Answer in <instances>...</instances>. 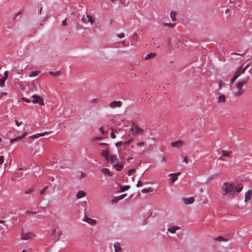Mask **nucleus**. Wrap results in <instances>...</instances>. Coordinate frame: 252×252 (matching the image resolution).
Returning <instances> with one entry per match:
<instances>
[{"instance_id": "39", "label": "nucleus", "mask_w": 252, "mask_h": 252, "mask_svg": "<svg viewBox=\"0 0 252 252\" xmlns=\"http://www.w3.org/2000/svg\"><path fill=\"white\" fill-rule=\"evenodd\" d=\"M48 186L45 187L40 191V194H43L45 192L46 190L48 189Z\"/></svg>"}, {"instance_id": "55", "label": "nucleus", "mask_w": 252, "mask_h": 252, "mask_svg": "<svg viewBox=\"0 0 252 252\" xmlns=\"http://www.w3.org/2000/svg\"><path fill=\"white\" fill-rule=\"evenodd\" d=\"M166 160V158L164 156H162V158H161V161L164 162Z\"/></svg>"}, {"instance_id": "25", "label": "nucleus", "mask_w": 252, "mask_h": 252, "mask_svg": "<svg viewBox=\"0 0 252 252\" xmlns=\"http://www.w3.org/2000/svg\"><path fill=\"white\" fill-rule=\"evenodd\" d=\"M214 240L219 241V242H221V241L226 242V241H227L228 240L227 239L224 238V237H223L222 236H219V237L216 238L215 239H214Z\"/></svg>"}, {"instance_id": "63", "label": "nucleus", "mask_w": 252, "mask_h": 252, "mask_svg": "<svg viewBox=\"0 0 252 252\" xmlns=\"http://www.w3.org/2000/svg\"><path fill=\"white\" fill-rule=\"evenodd\" d=\"M41 10H42V7L40 8V13L41 12Z\"/></svg>"}, {"instance_id": "36", "label": "nucleus", "mask_w": 252, "mask_h": 252, "mask_svg": "<svg viewBox=\"0 0 252 252\" xmlns=\"http://www.w3.org/2000/svg\"><path fill=\"white\" fill-rule=\"evenodd\" d=\"M145 145V143L144 142H140L136 143V146L137 147H143Z\"/></svg>"}, {"instance_id": "15", "label": "nucleus", "mask_w": 252, "mask_h": 252, "mask_svg": "<svg viewBox=\"0 0 252 252\" xmlns=\"http://www.w3.org/2000/svg\"><path fill=\"white\" fill-rule=\"evenodd\" d=\"M241 74L237 70L235 71L233 77L230 81V84H232L238 78Z\"/></svg>"}, {"instance_id": "21", "label": "nucleus", "mask_w": 252, "mask_h": 252, "mask_svg": "<svg viewBox=\"0 0 252 252\" xmlns=\"http://www.w3.org/2000/svg\"><path fill=\"white\" fill-rule=\"evenodd\" d=\"M156 55L155 53H150L147 54L144 58L146 60L154 58Z\"/></svg>"}, {"instance_id": "23", "label": "nucleus", "mask_w": 252, "mask_h": 252, "mask_svg": "<svg viewBox=\"0 0 252 252\" xmlns=\"http://www.w3.org/2000/svg\"><path fill=\"white\" fill-rule=\"evenodd\" d=\"M49 132H44L41 133H37L35 134H34L31 136V137H32L33 138H38L39 136H44L46 133H49Z\"/></svg>"}, {"instance_id": "14", "label": "nucleus", "mask_w": 252, "mask_h": 252, "mask_svg": "<svg viewBox=\"0 0 252 252\" xmlns=\"http://www.w3.org/2000/svg\"><path fill=\"white\" fill-rule=\"evenodd\" d=\"M183 200L185 204H190L194 202V198L193 197H190L189 198H183Z\"/></svg>"}, {"instance_id": "8", "label": "nucleus", "mask_w": 252, "mask_h": 252, "mask_svg": "<svg viewBox=\"0 0 252 252\" xmlns=\"http://www.w3.org/2000/svg\"><path fill=\"white\" fill-rule=\"evenodd\" d=\"M34 236V234L32 232L25 233L22 232L21 233V240H28L32 239Z\"/></svg>"}, {"instance_id": "24", "label": "nucleus", "mask_w": 252, "mask_h": 252, "mask_svg": "<svg viewBox=\"0 0 252 252\" xmlns=\"http://www.w3.org/2000/svg\"><path fill=\"white\" fill-rule=\"evenodd\" d=\"M114 247L115 248V252H121L122 249L120 247V245L118 243H117L114 245Z\"/></svg>"}, {"instance_id": "32", "label": "nucleus", "mask_w": 252, "mask_h": 252, "mask_svg": "<svg viewBox=\"0 0 252 252\" xmlns=\"http://www.w3.org/2000/svg\"><path fill=\"white\" fill-rule=\"evenodd\" d=\"M33 191V189L32 188H31V189H29L26 190L24 192V193L25 194H31V193H32Z\"/></svg>"}, {"instance_id": "27", "label": "nucleus", "mask_w": 252, "mask_h": 252, "mask_svg": "<svg viewBox=\"0 0 252 252\" xmlns=\"http://www.w3.org/2000/svg\"><path fill=\"white\" fill-rule=\"evenodd\" d=\"M120 188L121 189V191L123 192V191L128 190L130 188V186L129 185H126V186H121L120 187Z\"/></svg>"}, {"instance_id": "33", "label": "nucleus", "mask_w": 252, "mask_h": 252, "mask_svg": "<svg viewBox=\"0 0 252 252\" xmlns=\"http://www.w3.org/2000/svg\"><path fill=\"white\" fill-rule=\"evenodd\" d=\"M163 25L165 26H168V27H169L171 28H174L175 26V24H171V23H163Z\"/></svg>"}, {"instance_id": "38", "label": "nucleus", "mask_w": 252, "mask_h": 252, "mask_svg": "<svg viewBox=\"0 0 252 252\" xmlns=\"http://www.w3.org/2000/svg\"><path fill=\"white\" fill-rule=\"evenodd\" d=\"M110 136L112 139H114L116 137L115 134L114 133V130L113 128L112 129Z\"/></svg>"}, {"instance_id": "54", "label": "nucleus", "mask_w": 252, "mask_h": 252, "mask_svg": "<svg viewBox=\"0 0 252 252\" xmlns=\"http://www.w3.org/2000/svg\"><path fill=\"white\" fill-rule=\"evenodd\" d=\"M21 99H22V100H23L24 101H26V102H28V103H30V102H31V101H30V100H28V99H26V98H21Z\"/></svg>"}, {"instance_id": "57", "label": "nucleus", "mask_w": 252, "mask_h": 252, "mask_svg": "<svg viewBox=\"0 0 252 252\" xmlns=\"http://www.w3.org/2000/svg\"><path fill=\"white\" fill-rule=\"evenodd\" d=\"M86 177V174L85 173H82L81 174V178H84Z\"/></svg>"}, {"instance_id": "26", "label": "nucleus", "mask_w": 252, "mask_h": 252, "mask_svg": "<svg viewBox=\"0 0 252 252\" xmlns=\"http://www.w3.org/2000/svg\"><path fill=\"white\" fill-rule=\"evenodd\" d=\"M39 73V71H34L31 72V73L29 75V77H32L34 76H36L38 75Z\"/></svg>"}, {"instance_id": "46", "label": "nucleus", "mask_w": 252, "mask_h": 252, "mask_svg": "<svg viewBox=\"0 0 252 252\" xmlns=\"http://www.w3.org/2000/svg\"><path fill=\"white\" fill-rule=\"evenodd\" d=\"M8 74V71H5L4 72V77H4V79H7Z\"/></svg>"}, {"instance_id": "47", "label": "nucleus", "mask_w": 252, "mask_h": 252, "mask_svg": "<svg viewBox=\"0 0 252 252\" xmlns=\"http://www.w3.org/2000/svg\"><path fill=\"white\" fill-rule=\"evenodd\" d=\"M102 139V137H96L93 139V141H95L96 140H101Z\"/></svg>"}, {"instance_id": "12", "label": "nucleus", "mask_w": 252, "mask_h": 252, "mask_svg": "<svg viewBox=\"0 0 252 252\" xmlns=\"http://www.w3.org/2000/svg\"><path fill=\"white\" fill-rule=\"evenodd\" d=\"M252 195V191L251 190L247 191L245 194V202L247 203L251 200Z\"/></svg>"}, {"instance_id": "13", "label": "nucleus", "mask_w": 252, "mask_h": 252, "mask_svg": "<svg viewBox=\"0 0 252 252\" xmlns=\"http://www.w3.org/2000/svg\"><path fill=\"white\" fill-rule=\"evenodd\" d=\"M171 145L173 148H180L183 145V142L179 140L174 142H172Z\"/></svg>"}, {"instance_id": "59", "label": "nucleus", "mask_w": 252, "mask_h": 252, "mask_svg": "<svg viewBox=\"0 0 252 252\" xmlns=\"http://www.w3.org/2000/svg\"><path fill=\"white\" fill-rule=\"evenodd\" d=\"M99 145H104V146H106V145H107V144L105 143H100L99 144Z\"/></svg>"}, {"instance_id": "51", "label": "nucleus", "mask_w": 252, "mask_h": 252, "mask_svg": "<svg viewBox=\"0 0 252 252\" xmlns=\"http://www.w3.org/2000/svg\"><path fill=\"white\" fill-rule=\"evenodd\" d=\"M99 130L101 131L102 134H103L105 133V131L104 130L102 126L100 127V128H99Z\"/></svg>"}, {"instance_id": "29", "label": "nucleus", "mask_w": 252, "mask_h": 252, "mask_svg": "<svg viewBox=\"0 0 252 252\" xmlns=\"http://www.w3.org/2000/svg\"><path fill=\"white\" fill-rule=\"evenodd\" d=\"M49 73L52 75L59 76L61 74V72H60V71H56L55 72L50 71Z\"/></svg>"}, {"instance_id": "35", "label": "nucleus", "mask_w": 252, "mask_h": 252, "mask_svg": "<svg viewBox=\"0 0 252 252\" xmlns=\"http://www.w3.org/2000/svg\"><path fill=\"white\" fill-rule=\"evenodd\" d=\"M56 228H54V231L53 232L54 235H56ZM62 235V232H60V231H58L57 232V234L56 235L58 237L60 236L61 235Z\"/></svg>"}, {"instance_id": "42", "label": "nucleus", "mask_w": 252, "mask_h": 252, "mask_svg": "<svg viewBox=\"0 0 252 252\" xmlns=\"http://www.w3.org/2000/svg\"><path fill=\"white\" fill-rule=\"evenodd\" d=\"M120 200V199L119 198V197H116V198H114L112 200V202H113V203H116V202H118V201H119Z\"/></svg>"}, {"instance_id": "10", "label": "nucleus", "mask_w": 252, "mask_h": 252, "mask_svg": "<svg viewBox=\"0 0 252 252\" xmlns=\"http://www.w3.org/2000/svg\"><path fill=\"white\" fill-rule=\"evenodd\" d=\"M122 105V102L121 101H113L109 104V106L111 108H120Z\"/></svg>"}, {"instance_id": "37", "label": "nucleus", "mask_w": 252, "mask_h": 252, "mask_svg": "<svg viewBox=\"0 0 252 252\" xmlns=\"http://www.w3.org/2000/svg\"><path fill=\"white\" fill-rule=\"evenodd\" d=\"M135 172V170L134 169H131L128 171L127 175L128 176H130L132 173H134Z\"/></svg>"}, {"instance_id": "31", "label": "nucleus", "mask_w": 252, "mask_h": 252, "mask_svg": "<svg viewBox=\"0 0 252 252\" xmlns=\"http://www.w3.org/2000/svg\"><path fill=\"white\" fill-rule=\"evenodd\" d=\"M176 13L174 12H171L170 13V17L173 21H175L176 20Z\"/></svg>"}, {"instance_id": "61", "label": "nucleus", "mask_w": 252, "mask_h": 252, "mask_svg": "<svg viewBox=\"0 0 252 252\" xmlns=\"http://www.w3.org/2000/svg\"><path fill=\"white\" fill-rule=\"evenodd\" d=\"M4 223V220H0V223Z\"/></svg>"}, {"instance_id": "49", "label": "nucleus", "mask_w": 252, "mask_h": 252, "mask_svg": "<svg viewBox=\"0 0 252 252\" xmlns=\"http://www.w3.org/2000/svg\"><path fill=\"white\" fill-rule=\"evenodd\" d=\"M126 196V194H122L121 196H119V197L120 199V200H121V199L124 198Z\"/></svg>"}, {"instance_id": "62", "label": "nucleus", "mask_w": 252, "mask_h": 252, "mask_svg": "<svg viewBox=\"0 0 252 252\" xmlns=\"http://www.w3.org/2000/svg\"><path fill=\"white\" fill-rule=\"evenodd\" d=\"M200 191L201 192H202L203 191V189H202V188H201V189H200Z\"/></svg>"}, {"instance_id": "43", "label": "nucleus", "mask_w": 252, "mask_h": 252, "mask_svg": "<svg viewBox=\"0 0 252 252\" xmlns=\"http://www.w3.org/2000/svg\"><path fill=\"white\" fill-rule=\"evenodd\" d=\"M117 37H119V38H124L125 36V34L124 33H121L120 34H117Z\"/></svg>"}, {"instance_id": "4", "label": "nucleus", "mask_w": 252, "mask_h": 252, "mask_svg": "<svg viewBox=\"0 0 252 252\" xmlns=\"http://www.w3.org/2000/svg\"><path fill=\"white\" fill-rule=\"evenodd\" d=\"M133 134H140L143 133V130L139 127L138 125L134 123H132V126L130 128Z\"/></svg>"}, {"instance_id": "28", "label": "nucleus", "mask_w": 252, "mask_h": 252, "mask_svg": "<svg viewBox=\"0 0 252 252\" xmlns=\"http://www.w3.org/2000/svg\"><path fill=\"white\" fill-rule=\"evenodd\" d=\"M153 189L151 188H149L147 189H144L141 190V192L143 193H147L149 192H152Z\"/></svg>"}, {"instance_id": "53", "label": "nucleus", "mask_w": 252, "mask_h": 252, "mask_svg": "<svg viewBox=\"0 0 252 252\" xmlns=\"http://www.w3.org/2000/svg\"><path fill=\"white\" fill-rule=\"evenodd\" d=\"M122 145V142H117L115 144V146L116 147H119L120 145Z\"/></svg>"}, {"instance_id": "56", "label": "nucleus", "mask_w": 252, "mask_h": 252, "mask_svg": "<svg viewBox=\"0 0 252 252\" xmlns=\"http://www.w3.org/2000/svg\"><path fill=\"white\" fill-rule=\"evenodd\" d=\"M15 141H15V138H13V139H11V140H10V143L11 144H12V143H13V142H15Z\"/></svg>"}, {"instance_id": "2", "label": "nucleus", "mask_w": 252, "mask_h": 252, "mask_svg": "<svg viewBox=\"0 0 252 252\" xmlns=\"http://www.w3.org/2000/svg\"><path fill=\"white\" fill-rule=\"evenodd\" d=\"M249 78V76H247L236 83V88L238 90L234 93L235 96H240L244 93V90L243 89V87L244 85L247 84Z\"/></svg>"}, {"instance_id": "60", "label": "nucleus", "mask_w": 252, "mask_h": 252, "mask_svg": "<svg viewBox=\"0 0 252 252\" xmlns=\"http://www.w3.org/2000/svg\"><path fill=\"white\" fill-rule=\"evenodd\" d=\"M222 81H220V83H219V88H220L222 84Z\"/></svg>"}, {"instance_id": "58", "label": "nucleus", "mask_w": 252, "mask_h": 252, "mask_svg": "<svg viewBox=\"0 0 252 252\" xmlns=\"http://www.w3.org/2000/svg\"><path fill=\"white\" fill-rule=\"evenodd\" d=\"M122 44H123L124 46H125V47H126V46H127V44H126L125 41H123V42H122Z\"/></svg>"}, {"instance_id": "1", "label": "nucleus", "mask_w": 252, "mask_h": 252, "mask_svg": "<svg viewBox=\"0 0 252 252\" xmlns=\"http://www.w3.org/2000/svg\"><path fill=\"white\" fill-rule=\"evenodd\" d=\"M243 187L241 183L235 185L233 182H225L221 185L220 193L223 198L233 199L242 190Z\"/></svg>"}, {"instance_id": "52", "label": "nucleus", "mask_w": 252, "mask_h": 252, "mask_svg": "<svg viewBox=\"0 0 252 252\" xmlns=\"http://www.w3.org/2000/svg\"><path fill=\"white\" fill-rule=\"evenodd\" d=\"M183 162H185L186 164L188 163V158L187 157H185L184 158Z\"/></svg>"}, {"instance_id": "19", "label": "nucleus", "mask_w": 252, "mask_h": 252, "mask_svg": "<svg viewBox=\"0 0 252 252\" xmlns=\"http://www.w3.org/2000/svg\"><path fill=\"white\" fill-rule=\"evenodd\" d=\"M225 102V96L223 94L220 95L218 97V103H224Z\"/></svg>"}, {"instance_id": "17", "label": "nucleus", "mask_w": 252, "mask_h": 252, "mask_svg": "<svg viewBox=\"0 0 252 252\" xmlns=\"http://www.w3.org/2000/svg\"><path fill=\"white\" fill-rule=\"evenodd\" d=\"M249 64L246 65L244 68H243V65H241L240 67H239L237 70L239 72L240 74H243L245 73L246 69L249 66Z\"/></svg>"}, {"instance_id": "22", "label": "nucleus", "mask_w": 252, "mask_h": 252, "mask_svg": "<svg viewBox=\"0 0 252 252\" xmlns=\"http://www.w3.org/2000/svg\"><path fill=\"white\" fill-rule=\"evenodd\" d=\"M180 228L178 226H173L171 228H168V231L171 233H175L176 230L179 229Z\"/></svg>"}, {"instance_id": "48", "label": "nucleus", "mask_w": 252, "mask_h": 252, "mask_svg": "<svg viewBox=\"0 0 252 252\" xmlns=\"http://www.w3.org/2000/svg\"><path fill=\"white\" fill-rule=\"evenodd\" d=\"M142 186V182L140 181H138L136 185L137 187L139 188Z\"/></svg>"}, {"instance_id": "3", "label": "nucleus", "mask_w": 252, "mask_h": 252, "mask_svg": "<svg viewBox=\"0 0 252 252\" xmlns=\"http://www.w3.org/2000/svg\"><path fill=\"white\" fill-rule=\"evenodd\" d=\"M110 160L112 165L116 168L117 171H121L123 168V165L119 164V160L116 156L111 155Z\"/></svg>"}, {"instance_id": "30", "label": "nucleus", "mask_w": 252, "mask_h": 252, "mask_svg": "<svg viewBox=\"0 0 252 252\" xmlns=\"http://www.w3.org/2000/svg\"><path fill=\"white\" fill-rule=\"evenodd\" d=\"M26 134H27V132H25L22 135L19 136H18V137L15 138V141H17L21 140L22 138H23L26 135Z\"/></svg>"}, {"instance_id": "9", "label": "nucleus", "mask_w": 252, "mask_h": 252, "mask_svg": "<svg viewBox=\"0 0 252 252\" xmlns=\"http://www.w3.org/2000/svg\"><path fill=\"white\" fill-rule=\"evenodd\" d=\"M181 172H178L176 173H170L168 175V176L170 177L171 178L169 181V183L170 184H172L174 183L175 181L178 180V176L180 175Z\"/></svg>"}, {"instance_id": "11", "label": "nucleus", "mask_w": 252, "mask_h": 252, "mask_svg": "<svg viewBox=\"0 0 252 252\" xmlns=\"http://www.w3.org/2000/svg\"><path fill=\"white\" fill-rule=\"evenodd\" d=\"M83 220L91 225H95L96 224V220H95L90 218L86 216L84 217Z\"/></svg>"}, {"instance_id": "44", "label": "nucleus", "mask_w": 252, "mask_h": 252, "mask_svg": "<svg viewBox=\"0 0 252 252\" xmlns=\"http://www.w3.org/2000/svg\"><path fill=\"white\" fill-rule=\"evenodd\" d=\"M133 139L132 138H131L129 140H128L127 141L125 142L124 143V145H127L128 144H129L132 141Z\"/></svg>"}, {"instance_id": "16", "label": "nucleus", "mask_w": 252, "mask_h": 252, "mask_svg": "<svg viewBox=\"0 0 252 252\" xmlns=\"http://www.w3.org/2000/svg\"><path fill=\"white\" fill-rule=\"evenodd\" d=\"M109 153H108V150L107 149L105 150L102 151L101 152V155L102 157H104L106 159L108 160L109 159Z\"/></svg>"}, {"instance_id": "50", "label": "nucleus", "mask_w": 252, "mask_h": 252, "mask_svg": "<svg viewBox=\"0 0 252 252\" xmlns=\"http://www.w3.org/2000/svg\"><path fill=\"white\" fill-rule=\"evenodd\" d=\"M62 24L63 26H66L67 25L66 18L62 21Z\"/></svg>"}, {"instance_id": "18", "label": "nucleus", "mask_w": 252, "mask_h": 252, "mask_svg": "<svg viewBox=\"0 0 252 252\" xmlns=\"http://www.w3.org/2000/svg\"><path fill=\"white\" fill-rule=\"evenodd\" d=\"M86 195V193L82 190L79 191L77 194H76V197L78 199H80L81 198L84 197Z\"/></svg>"}, {"instance_id": "45", "label": "nucleus", "mask_w": 252, "mask_h": 252, "mask_svg": "<svg viewBox=\"0 0 252 252\" xmlns=\"http://www.w3.org/2000/svg\"><path fill=\"white\" fill-rule=\"evenodd\" d=\"M15 122L16 125L18 126H20V125H21L22 124V122H19L17 120H15Z\"/></svg>"}, {"instance_id": "34", "label": "nucleus", "mask_w": 252, "mask_h": 252, "mask_svg": "<svg viewBox=\"0 0 252 252\" xmlns=\"http://www.w3.org/2000/svg\"><path fill=\"white\" fill-rule=\"evenodd\" d=\"M6 79H4V77H3V78L0 79V86L1 87H3L4 86L5 81Z\"/></svg>"}, {"instance_id": "41", "label": "nucleus", "mask_w": 252, "mask_h": 252, "mask_svg": "<svg viewBox=\"0 0 252 252\" xmlns=\"http://www.w3.org/2000/svg\"><path fill=\"white\" fill-rule=\"evenodd\" d=\"M133 39L135 41H137L138 40V35L137 33H134L133 35Z\"/></svg>"}, {"instance_id": "6", "label": "nucleus", "mask_w": 252, "mask_h": 252, "mask_svg": "<svg viewBox=\"0 0 252 252\" xmlns=\"http://www.w3.org/2000/svg\"><path fill=\"white\" fill-rule=\"evenodd\" d=\"M32 97L33 98V99L32 100V102L33 103H38L41 106L44 105L43 99L41 98V97L36 94H33Z\"/></svg>"}, {"instance_id": "5", "label": "nucleus", "mask_w": 252, "mask_h": 252, "mask_svg": "<svg viewBox=\"0 0 252 252\" xmlns=\"http://www.w3.org/2000/svg\"><path fill=\"white\" fill-rule=\"evenodd\" d=\"M232 152L229 151L222 150L221 151V155L219 158V159L221 161L225 160V158H231Z\"/></svg>"}, {"instance_id": "40", "label": "nucleus", "mask_w": 252, "mask_h": 252, "mask_svg": "<svg viewBox=\"0 0 252 252\" xmlns=\"http://www.w3.org/2000/svg\"><path fill=\"white\" fill-rule=\"evenodd\" d=\"M4 158L3 156H0V165H1L4 162Z\"/></svg>"}, {"instance_id": "7", "label": "nucleus", "mask_w": 252, "mask_h": 252, "mask_svg": "<svg viewBox=\"0 0 252 252\" xmlns=\"http://www.w3.org/2000/svg\"><path fill=\"white\" fill-rule=\"evenodd\" d=\"M81 20L84 23H87V22H89L91 24V25H93L94 23V19L92 16L89 15H83Z\"/></svg>"}, {"instance_id": "64", "label": "nucleus", "mask_w": 252, "mask_h": 252, "mask_svg": "<svg viewBox=\"0 0 252 252\" xmlns=\"http://www.w3.org/2000/svg\"><path fill=\"white\" fill-rule=\"evenodd\" d=\"M21 252H26V251L25 250H23Z\"/></svg>"}, {"instance_id": "20", "label": "nucleus", "mask_w": 252, "mask_h": 252, "mask_svg": "<svg viewBox=\"0 0 252 252\" xmlns=\"http://www.w3.org/2000/svg\"><path fill=\"white\" fill-rule=\"evenodd\" d=\"M101 172L105 175H108L109 177L112 176V174L109 170L106 168H104L101 169Z\"/></svg>"}]
</instances>
